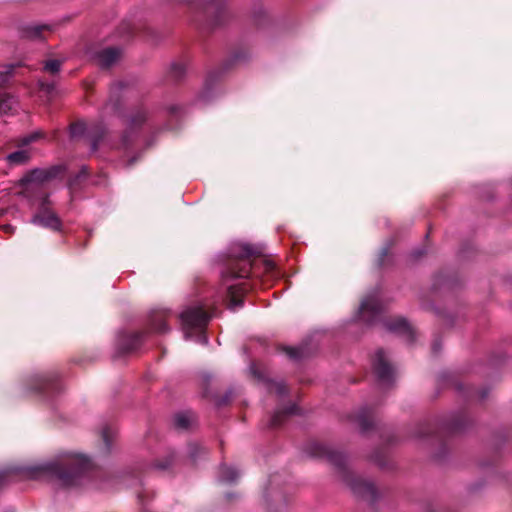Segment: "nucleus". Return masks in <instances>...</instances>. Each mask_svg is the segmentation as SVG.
Wrapping results in <instances>:
<instances>
[{
	"label": "nucleus",
	"instance_id": "nucleus-38",
	"mask_svg": "<svg viewBox=\"0 0 512 512\" xmlns=\"http://www.w3.org/2000/svg\"><path fill=\"white\" fill-rule=\"evenodd\" d=\"M124 26H125V29H126L127 31H130V30H131V27H130V25H129V24H124Z\"/></svg>",
	"mask_w": 512,
	"mask_h": 512
},
{
	"label": "nucleus",
	"instance_id": "nucleus-22",
	"mask_svg": "<svg viewBox=\"0 0 512 512\" xmlns=\"http://www.w3.org/2000/svg\"><path fill=\"white\" fill-rule=\"evenodd\" d=\"M193 421V416L189 413H178L174 417V425L178 429H188Z\"/></svg>",
	"mask_w": 512,
	"mask_h": 512
},
{
	"label": "nucleus",
	"instance_id": "nucleus-26",
	"mask_svg": "<svg viewBox=\"0 0 512 512\" xmlns=\"http://www.w3.org/2000/svg\"><path fill=\"white\" fill-rule=\"evenodd\" d=\"M14 68H15L14 65H9V66L5 67L4 70L0 71V83L1 84L5 83L8 80V78L12 76Z\"/></svg>",
	"mask_w": 512,
	"mask_h": 512
},
{
	"label": "nucleus",
	"instance_id": "nucleus-19",
	"mask_svg": "<svg viewBox=\"0 0 512 512\" xmlns=\"http://www.w3.org/2000/svg\"><path fill=\"white\" fill-rule=\"evenodd\" d=\"M297 413V407L295 405L290 406L285 411L279 410L274 413V415L271 418L270 426L271 427H277L283 423L285 418L288 415H293Z\"/></svg>",
	"mask_w": 512,
	"mask_h": 512
},
{
	"label": "nucleus",
	"instance_id": "nucleus-1",
	"mask_svg": "<svg viewBox=\"0 0 512 512\" xmlns=\"http://www.w3.org/2000/svg\"><path fill=\"white\" fill-rule=\"evenodd\" d=\"M92 467L90 459L81 454H65L56 460L26 471L28 477L38 479L42 475L57 479L62 486L76 485L79 478Z\"/></svg>",
	"mask_w": 512,
	"mask_h": 512
},
{
	"label": "nucleus",
	"instance_id": "nucleus-5",
	"mask_svg": "<svg viewBox=\"0 0 512 512\" xmlns=\"http://www.w3.org/2000/svg\"><path fill=\"white\" fill-rule=\"evenodd\" d=\"M63 172L64 167L61 165L52 166L47 169H33L25 174L20 182L22 185L43 184L57 178Z\"/></svg>",
	"mask_w": 512,
	"mask_h": 512
},
{
	"label": "nucleus",
	"instance_id": "nucleus-18",
	"mask_svg": "<svg viewBox=\"0 0 512 512\" xmlns=\"http://www.w3.org/2000/svg\"><path fill=\"white\" fill-rule=\"evenodd\" d=\"M31 158L30 150L20 149L7 156V161L10 164L21 165L26 164Z\"/></svg>",
	"mask_w": 512,
	"mask_h": 512
},
{
	"label": "nucleus",
	"instance_id": "nucleus-3",
	"mask_svg": "<svg viewBox=\"0 0 512 512\" xmlns=\"http://www.w3.org/2000/svg\"><path fill=\"white\" fill-rule=\"evenodd\" d=\"M254 254V250L249 245H243L240 247L238 256L231 258L226 266V269L222 272V277L225 282L236 278H247L252 269V263L250 256Z\"/></svg>",
	"mask_w": 512,
	"mask_h": 512
},
{
	"label": "nucleus",
	"instance_id": "nucleus-34",
	"mask_svg": "<svg viewBox=\"0 0 512 512\" xmlns=\"http://www.w3.org/2000/svg\"><path fill=\"white\" fill-rule=\"evenodd\" d=\"M9 477L8 473L0 474V486L4 484V481Z\"/></svg>",
	"mask_w": 512,
	"mask_h": 512
},
{
	"label": "nucleus",
	"instance_id": "nucleus-13",
	"mask_svg": "<svg viewBox=\"0 0 512 512\" xmlns=\"http://www.w3.org/2000/svg\"><path fill=\"white\" fill-rule=\"evenodd\" d=\"M385 326L389 331L402 334L410 341L414 339V331L412 327L403 318L390 320L385 323Z\"/></svg>",
	"mask_w": 512,
	"mask_h": 512
},
{
	"label": "nucleus",
	"instance_id": "nucleus-33",
	"mask_svg": "<svg viewBox=\"0 0 512 512\" xmlns=\"http://www.w3.org/2000/svg\"><path fill=\"white\" fill-rule=\"evenodd\" d=\"M6 108H9L6 104L5 100H0V111H6Z\"/></svg>",
	"mask_w": 512,
	"mask_h": 512
},
{
	"label": "nucleus",
	"instance_id": "nucleus-35",
	"mask_svg": "<svg viewBox=\"0 0 512 512\" xmlns=\"http://www.w3.org/2000/svg\"><path fill=\"white\" fill-rule=\"evenodd\" d=\"M433 352L437 353L440 350V344L438 342H435L432 346Z\"/></svg>",
	"mask_w": 512,
	"mask_h": 512
},
{
	"label": "nucleus",
	"instance_id": "nucleus-11",
	"mask_svg": "<svg viewBox=\"0 0 512 512\" xmlns=\"http://www.w3.org/2000/svg\"><path fill=\"white\" fill-rule=\"evenodd\" d=\"M250 286L246 282L227 285V298L229 300L228 307L235 310L243 305V297L249 290Z\"/></svg>",
	"mask_w": 512,
	"mask_h": 512
},
{
	"label": "nucleus",
	"instance_id": "nucleus-27",
	"mask_svg": "<svg viewBox=\"0 0 512 512\" xmlns=\"http://www.w3.org/2000/svg\"><path fill=\"white\" fill-rule=\"evenodd\" d=\"M284 351L292 359H297L302 355L301 350L296 347H286Z\"/></svg>",
	"mask_w": 512,
	"mask_h": 512
},
{
	"label": "nucleus",
	"instance_id": "nucleus-4",
	"mask_svg": "<svg viewBox=\"0 0 512 512\" xmlns=\"http://www.w3.org/2000/svg\"><path fill=\"white\" fill-rule=\"evenodd\" d=\"M306 452L311 457L325 458L338 468H344L345 466V456L342 453L321 443H310L306 448Z\"/></svg>",
	"mask_w": 512,
	"mask_h": 512
},
{
	"label": "nucleus",
	"instance_id": "nucleus-14",
	"mask_svg": "<svg viewBox=\"0 0 512 512\" xmlns=\"http://www.w3.org/2000/svg\"><path fill=\"white\" fill-rule=\"evenodd\" d=\"M121 51L118 48H106L97 53L96 59L102 68H109L120 57Z\"/></svg>",
	"mask_w": 512,
	"mask_h": 512
},
{
	"label": "nucleus",
	"instance_id": "nucleus-32",
	"mask_svg": "<svg viewBox=\"0 0 512 512\" xmlns=\"http://www.w3.org/2000/svg\"><path fill=\"white\" fill-rule=\"evenodd\" d=\"M171 462H172V460L169 463H166V464L157 463L155 466H156V468H159V469H166L167 467L170 466Z\"/></svg>",
	"mask_w": 512,
	"mask_h": 512
},
{
	"label": "nucleus",
	"instance_id": "nucleus-36",
	"mask_svg": "<svg viewBox=\"0 0 512 512\" xmlns=\"http://www.w3.org/2000/svg\"><path fill=\"white\" fill-rule=\"evenodd\" d=\"M212 6H213V3H208L207 6L205 7V13H210V11L213 8Z\"/></svg>",
	"mask_w": 512,
	"mask_h": 512
},
{
	"label": "nucleus",
	"instance_id": "nucleus-29",
	"mask_svg": "<svg viewBox=\"0 0 512 512\" xmlns=\"http://www.w3.org/2000/svg\"><path fill=\"white\" fill-rule=\"evenodd\" d=\"M172 71H173V73H174V75H175L176 77H179L180 75H182V74H183V72H184V68H183V66H182V65H180V64H175V65H173V67H172Z\"/></svg>",
	"mask_w": 512,
	"mask_h": 512
},
{
	"label": "nucleus",
	"instance_id": "nucleus-8",
	"mask_svg": "<svg viewBox=\"0 0 512 512\" xmlns=\"http://www.w3.org/2000/svg\"><path fill=\"white\" fill-rule=\"evenodd\" d=\"M343 481L346 483L347 486L350 487V489L356 495L362 497H369L373 499L376 494V489L374 485L368 481L361 479L360 477H356L349 473H345L343 476Z\"/></svg>",
	"mask_w": 512,
	"mask_h": 512
},
{
	"label": "nucleus",
	"instance_id": "nucleus-25",
	"mask_svg": "<svg viewBox=\"0 0 512 512\" xmlns=\"http://www.w3.org/2000/svg\"><path fill=\"white\" fill-rule=\"evenodd\" d=\"M61 67V61L53 59L46 62L44 69L51 74L59 72Z\"/></svg>",
	"mask_w": 512,
	"mask_h": 512
},
{
	"label": "nucleus",
	"instance_id": "nucleus-6",
	"mask_svg": "<svg viewBox=\"0 0 512 512\" xmlns=\"http://www.w3.org/2000/svg\"><path fill=\"white\" fill-rule=\"evenodd\" d=\"M383 306L376 294L367 296L359 308L360 318L368 324H373L380 316Z\"/></svg>",
	"mask_w": 512,
	"mask_h": 512
},
{
	"label": "nucleus",
	"instance_id": "nucleus-31",
	"mask_svg": "<svg viewBox=\"0 0 512 512\" xmlns=\"http://www.w3.org/2000/svg\"><path fill=\"white\" fill-rule=\"evenodd\" d=\"M194 449H200V447L197 444L191 445L190 454H191V457H193V458L196 457V452L194 451Z\"/></svg>",
	"mask_w": 512,
	"mask_h": 512
},
{
	"label": "nucleus",
	"instance_id": "nucleus-21",
	"mask_svg": "<svg viewBox=\"0 0 512 512\" xmlns=\"http://www.w3.org/2000/svg\"><path fill=\"white\" fill-rule=\"evenodd\" d=\"M238 472L227 465H221L219 469V479L222 482H234L238 478Z\"/></svg>",
	"mask_w": 512,
	"mask_h": 512
},
{
	"label": "nucleus",
	"instance_id": "nucleus-2",
	"mask_svg": "<svg viewBox=\"0 0 512 512\" xmlns=\"http://www.w3.org/2000/svg\"><path fill=\"white\" fill-rule=\"evenodd\" d=\"M210 316L200 306H193L186 308L180 314V320L182 329L185 334V338L189 339L193 334L198 335V341L206 345L208 344V338L204 334L205 328L208 324Z\"/></svg>",
	"mask_w": 512,
	"mask_h": 512
},
{
	"label": "nucleus",
	"instance_id": "nucleus-24",
	"mask_svg": "<svg viewBox=\"0 0 512 512\" xmlns=\"http://www.w3.org/2000/svg\"><path fill=\"white\" fill-rule=\"evenodd\" d=\"M268 388L271 393H275L277 395H283L287 391L283 382H271Z\"/></svg>",
	"mask_w": 512,
	"mask_h": 512
},
{
	"label": "nucleus",
	"instance_id": "nucleus-7",
	"mask_svg": "<svg viewBox=\"0 0 512 512\" xmlns=\"http://www.w3.org/2000/svg\"><path fill=\"white\" fill-rule=\"evenodd\" d=\"M47 202V199L43 201L40 210L33 216L32 223L41 225L54 231H60L62 222L55 212L46 207Z\"/></svg>",
	"mask_w": 512,
	"mask_h": 512
},
{
	"label": "nucleus",
	"instance_id": "nucleus-10",
	"mask_svg": "<svg viewBox=\"0 0 512 512\" xmlns=\"http://www.w3.org/2000/svg\"><path fill=\"white\" fill-rule=\"evenodd\" d=\"M146 120V113L144 111H137L131 115L127 122L126 130L122 136V144L124 147L130 145L136 135V132Z\"/></svg>",
	"mask_w": 512,
	"mask_h": 512
},
{
	"label": "nucleus",
	"instance_id": "nucleus-20",
	"mask_svg": "<svg viewBox=\"0 0 512 512\" xmlns=\"http://www.w3.org/2000/svg\"><path fill=\"white\" fill-rule=\"evenodd\" d=\"M45 137L44 132L38 130L30 133L29 135L23 136L17 140L16 146L19 148H23L25 146L30 145L33 142H36Z\"/></svg>",
	"mask_w": 512,
	"mask_h": 512
},
{
	"label": "nucleus",
	"instance_id": "nucleus-37",
	"mask_svg": "<svg viewBox=\"0 0 512 512\" xmlns=\"http://www.w3.org/2000/svg\"><path fill=\"white\" fill-rule=\"evenodd\" d=\"M76 128H77V125H73V126L71 127V132H72V134H74V135L76 134Z\"/></svg>",
	"mask_w": 512,
	"mask_h": 512
},
{
	"label": "nucleus",
	"instance_id": "nucleus-16",
	"mask_svg": "<svg viewBox=\"0 0 512 512\" xmlns=\"http://www.w3.org/2000/svg\"><path fill=\"white\" fill-rule=\"evenodd\" d=\"M49 30L47 25H27L21 30L23 38L30 40H40L43 38L42 33Z\"/></svg>",
	"mask_w": 512,
	"mask_h": 512
},
{
	"label": "nucleus",
	"instance_id": "nucleus-39",
	"mask_svg": "<svg viewBox=\"0 0 512 512\" xmlns=\"http://www.w3.org/2000/svg\"><path fill=\"white\" fill-rule=\"evenodd\" d=\"M422 254H423L422 252H415V258L420 257Z\"/></svg>",
	"mask_w": 512,
	"mask_h": 512
},
{
	"label": "nucleus",
	"instance_id": "nucleus-9",
	"mask_svg": "<svg viewBox=\"0 0 512 512\" xmlns=\"http://www.w3.org/2000/svg\"><path fill=\"white\" fill-rule=\"evenodd\" d=\"M373 369L381 383H388L392 380L393 369L387 362L385 353L382 349H379L375 352L373 359Z\"/></svg>",
	"mask_w": 512,
	"mask_h": 512
},
{
	"label": "nucleus",
	"instance_id": "nucleus-23",
	"mask_svg": "<svg viewBox=\"0 0 512 512\" xmlns=\"http://www.w3.org/2000/svg\"><path fill=\"white\" fill-rule=\"evenodd\" d=\"M357 421L363 431L370 429L373 424L370 415H368L365 411L358 414Z\"/></svg>",
	"mask_w": 512,
	"mask_h": 512
},
{
	"label": "nucleus",
	"instance_id": "nucleus-15",
	"mask_svg": "<svg viewBox=\"0 0 512 512\" xmlns=\"http://www.w3.org/2000/svg\"><path fill=\"white\" fill-rule=\"evenodd\" d=\"M167 314L164 311H158L151 315L150 326L157 333H165L169 330L166 324Z\"/></svg>",
	"mask_w": 512,
	"mask_h": 512
},
{
	"label": "nucleus",
	"instance_id": "nucleus-30",
	"mask_svg": "<svg viewBox=\"0 0 512 512\" xmlns=\"http://www.w3.org/2000/svg\"><path fill=\"white\" fill-rule=\"evenodd\" d=\"M102 437H103V440L105 441L106 445L109 446L110 440H109V430L108 429H104L102 431Z\"/></svg>",
	"mask_w": 512,
	"mask_h": 512
},
{
	"label": "nucleus",
	"instance_id": "nucleus-28",
	"mask_svg": "<svg viewBox=\"0 0 512 512\" xmlns=\"http://www.w3.org/2000/svg\"><path fill=\"white\" fill-rule=\"evenodd\" d=\"M104 135V131L101 129L100 133L95 132L93 135V141H92V150L95 151L97 149L99 141L102 139Z\"/></svg>",
	"mask_w": 512,
	"mask_h": 512
},
{
	"label": "nucleus",
	"instance_id": "nucleus-17",
	"mask_svg": "<svg viewBox=\"0 0 512 512\" xmlns=\"http://www.w3.org/2000/svg\"><path fill=\"white\" fill-rule=\"evenodd\" d=\"M144 337L143 332H135L122 340L121 346L126 352L134 351L139 347Z\"/></svg>",
	"mask_w": 512,
	"mask_h": 512
},
{
	"label": "nucleus",
	"instance_id": "nucleus-12",
	"mask_svg": "<svg viewBox=\"0 0 512 512\" xmlns=\"http://www.w3.org/2000/svg\"><path fill=\"white\" fill-rule=\"evenodd\" d=\"M35 389L46 394L59 392L61 384L56 375H42L36 378Z\"/></svg>",
	"mask_w": 512,
	"mask_h": 512
}]
</instances>
